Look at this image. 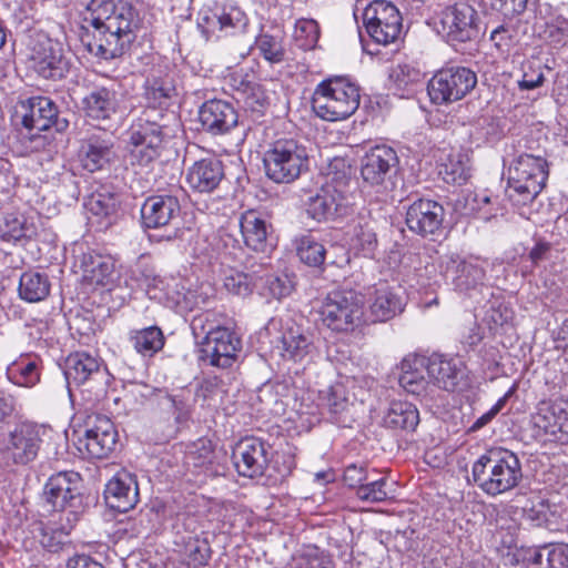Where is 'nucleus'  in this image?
<instances>
[{
  "label": "nucleus",
  "mask_w": 568,
  "mask_h": 568,
  "mask_svg": "<svg viewBox=\"0 0 568 568\" xmlns=\"http://www.w3.org/2000/svg\"><path fill=\"white\" fill-rule=\"evenodd\" d=\"M80 40L88 52L103 60L124 55L136 39V11L128 3L91 0Z\"/></svg>",
  "instance_id": "1"
},
{
  "label": "nucleus",
  "mask_w": 568,
  "mask_h": 568,
  "mask_svg": "<svg viewBox=\"0 0 568 568\" xmlns=\"http://www.w3.org/2000/svg\"><path fill=\"white\" fill-rule=\"evenodd\" d=\"M358 105V87L341 77L320 83L312 99V109L316 115L332 122L347 119Z\"/></svg>",
  "instance_id": "2"
},
{
  "label": "nucleus",
  "mask_w": 568,
  "mask_h": 568,
  "mask_svg": "<svg viewBox=\"0 0 568 568\" xmlns=\"http://www.w3.org/2000/svg\"><path fill=\"white\" fill-rule=\"evenodd\" d=\"M266 176L275 183H292L308 168L306 149L293 139L271 144L263 156Z\"/></svg>",
  "instance_id": "3"
},
{
  "label": "nucleus",
  "mask_w": 568,
  "mask_h": 568,
  "mask_svg": "<svg viewBox=\"0 0 568 568\" xmlns=\"http://www.w3.org/2000/svg\"><path fill=\"white\" fill-rule=\"evenodd\" d=\"M364 297L353 290L333 291L324 298L320 314L324 325L336 332H348L363 317Z\"/></svg>",
  "instance_id": "4"
},
{
  "label": "nucleus",
  "mask_w": 568,
  "mask_h": 568,
  "mask_svg": "<svg viewBox=\"0 0 568 568\" xmlns=\"http://www.w3.org/2000/svg\"><path fill=\"white\" fill-rule=\"evenodd\" d=\"M165 126L163 121L152 118L150 111H143L130 129V154L133 162L148 165L160 156Z\"/></svg>",
  "instance_id": "5"
},
{
  "label": "nucleus",
  "mask_w": 568,
  "mask_h": 568,
  "mask_svg": "<svg viewBox=\"0 0 568 568\" xmlns=\"http://www.w3.org/2000/svg\"><path fill=\"white\" fill-rule=\"evenodd\" d=\"M477 84L476 73L466 67L453 65L438 70L428 81L427 91L435 104L462 100Z\"/></svg>",
  "instance_id": "6"
},
{
  "label": "nucleus",
  "mask_w": 568,
  "mask_h": 568,
  "mask_svg": "<svg viewBox=\"0 0 568 568\" xmlns=\"http://www.w3.org/2000/svg\"><path fill=\"white\" fill-rule=\"evenodd\" d=\"M183 190L179 186L170 189L162 194L151 195L141 206V221L144 229H163L173 226L174 231L166 235V240L178 236Z\"/></svg>",
  "instance_id": "7"
},
{
  "label": "nucleus",
  "mask_w": 568,
  "mask_h": 568,
  "mask_svg": "<svg viewBox=\"0 0 568 568\" xmlns=\"http://www.w3.org/2000/svg\"><path fill=\"white\" fill-rule=\"evenodd\" d=\"M442 33L452 45L475 41L480 34V17L467 1L446 7L440 13Z\"/></svg>",
  "instance_id": "8"
},
{
  "label": "nucleus",
  "mask_w": 568,
  "mask_h": 568,
  "mask_svg": "<svg viewBox=\"0 0 568 568\" xmlns=\"http://www.w3.org/2000/svg\"><path fill=\"white\" fill-rule=\"evenodd\" d=\"M268 336L275 335L281 356L294 363L304 362L314 351L312 334L291 320L271 318L264 327Z\"/></svg>",
  "instance_id": "9"
},
{
  "label": "nucleus",
  "mask_w": 568,
  "mask_h": 568,
  "mask_svg": "<svg viewBox=\"0 0 568 568\" xmlns=\"http://www.w3.org/2000/svg\"><path fill=\"white\" fill-rule=\"evenodd\" d=\"M83 479L77 471H59L47 480L43 488L45 501L54 510H70L74 517L83 509Z\"/></svg>",
  "instance_id": "10"
},
{
  "label": "nucleus",
  "mask_w": 568,
  "mask_h": 568,
  "mask_svg": "<svg viewBox=\"0 0 568 568\" xmlns=\"http://www.w3.org/2000/svg\"><path fill=\"white\" fill-rule=\"evenodd\" d=\"M363 21L369 37L379 44L397 40L402 32L403 18L390 1L374 0L364 10Z\"/></svg>",
  "instance_id": "11"
},
{
  "label": "nucleus",
  "mask_w": 568,
  "mask_h": 568,
  "mask_svg": "<svg viewBox=\"0 0 568 568\" xmlns=\"http://www.w3.org/2000/svg\"><path fill=\"white\" fill-rule=\"evenodd\" d=\"M118 444V432L112 420L102 414L89 415L83 436L78 440V449L91 458L109 457Z\"/></svg>",
  "instance_id": "12"
},
{
  "label": "nucleus",
  "mask_w": 568,
  "mask_h": 568,
  "mask_svg": "<svg viewBox=\"0 0 568 568\" xmlns=\"http://www.w3.org/2000/svg\"><path fill=\"white\" fill-rule=\"evenodd\" d=\"M28 60L30 68L43 79L61 80L69 71L61 44L45 36L31 41Z\"/></svg>",
  "instance_id": "13"
},
{
  "label": "nucleus",
  "mask_w": 568,
  "mask_h": 568,
  "mask_svg": "<svg viewBox=\"0 0 568 568\" xmlns=\"http://www.w3.org/2000/svg\"><path fill=\"white\" fill-rule=\"evenodd\" d=\"M399 159L396 151L387 145L372 148L362 159L363 181L376 187L387 189L398 171Z\"/></svg>",
  "instance_id": "14"
},
{
  "label": "nucleus",
  "mask_w": 568,
  "mask_h": 568,
  "mask_svg": "<svg viewBox=\"0 0 568 568\" xmlns=\"http://www.w3.org/2000/svg\"><path fill=\"white\" fill-rule=\"evenodd\" d=\"M241 347V339L234 332L222 326L211 327L202 342L201 358L211 366L229 368L234 364Z\"/></svg>",
  "instance_id": "15"
},
{
  "label": "nucleus",
  "mask_w": 568,
  "mask_h": 568,
  "mask_svg": "<svg viewBox=\"0 0 568 568\" xmlns=\"http://www.w3.org/2000/svg\"><path fill=\"white\" fill-rule=\"evenodd\" d=\"M22 125L32 131H47L54 129L64 132L69 128V120L61 116L57 104L48 97H32L22 103Z\"/></svg>",
  "instance_id": "16"
},
{
  "label": "nucleus",
  "mask_w": 568,
  "mask_h": 568,
  "mask_svg": "<svg viewBox=\"0 0 568 568\" xmlns=\"http://www.w3.org/2000/svg\"><path fill=\"white\" fill-rule=\"evenodd\" d=\"M302 202L306 215L318 223L333 221L346 213L344 192L331 183L311 192Z\"/></svg>",
  "instance_id": "17"
},
{
  "label": "nucleus",
  "mask_w": 568,
  "mask_h": 568,
  "mask_svg": "<svg viewBox=\"0 0 568 568\" xmlns=\"http://www.w3.org/2000/svg\"><path fill=\"white\" fill-rule=\"evenodd\" d=\"M532 179V155L521 154L509 168L508 192L509 199L516 206L518 214L526 220L532 215V196L530 195V181Z\"/></svg>",
  "instance_id": "18"
},
{
  "label": "nucleus",
  "mask_w": 568,
  "mask_h": 568,
  "mask_svg": "<svg viewBox=\"0 0 568 568\" xmlns=\"http://www.w3.org/2000/svg\"><path fill=\"white\" fill-rule=\"evenodd\" d=\"M445 210L430 199H417L406 209L405 223L408 230L423 237L442 232Z\"/></svg>",
  "instance_id": "19"
},
{
  "label": "nucleus",
  "mask_w": 568,
  "mask_h": 568,
  "mask_svg": "<svg viewBox=\"0 0 568 568\" xmlns=\"http://www.w3.org/2000/svg\"><path fill=\"white\" fill-rule=\"evenodd\" d=\"M122 98L121 83L109 80L95 85L82 98V110L92 120H108L118 112Z\"/></svg>",
  "instance_id": "20"
},
{
  "label": "nucleus",
  "mask_w": 568,
  "mask_h": 568,
  "mask_svg": "<svg viewBox=\"0 0 568 568\" xmlns=\"http://www.w3.org/2000/svg\"><path fill=\"white\" fill-rule=\"evenodd\" d=\"M41 443L37 425L23 422L9 432L4 454L14 464L27 465L37 458Z\"/></svg>",
  "instance_id": "21"
},
{
  "label": "nucleus",
  "mask_w": 568,
  "mask_h": 568,
  "mask_svg": "<svg viewBox=\"0 0 568 568\" xmlns=\"http://www.w3.org/2000/svg\"><path fill=\"white\" fill-rule=\"evenodd\" d=\"M232 458L239 475L258 477L268 465V446L255 437L243 438L233 448Z\"/></svg>",
  "instance_id": "22"
},
{
  "label": "nucleus",
  "mask_w": 568,
  "mask_h": 568,
  "mask_svg": "<svg viewBox=\"0 0 568 568\" xmlns=\"http://www.w3.org/2000/svg\"><path fill=\"white\" fill-rule=\"evenodd\" d=\"M74 267L82 282L93 287L112 286L119 277L113 257L93 251L77 256Z\"/></svg>",
  "instance_id": "23"
},
{
  "label": "nucleus",
  "mask_w": 568,
  "mask_h": 568,
  "mask_svg": "<svg viewBox=\"0 0 568 568\" xmlns=\"http://www.w3.org/2000/svg\"><path fill=\"white\" fill-rule=\"evenodd\" d=\"M120 194L109 185L97 187L84 202L89 212V221L98 230H106L113 225L119 217Z\"/></svg>",
  "instance_id": "24"
},
{
  "label": "nucleus",
  "mask_w": 568,
  "mask_h": 568,
  "mask_svg": "<svg viewBox=\"0 0 568 568\" xmlns=\"http://www.w3.org/2000/svg\"><path fill=\"white\" fill-rule=\"evenodd\" d=\"M202 129L213 135L229 133L239 123V114L231 102L221 99L205 101L199 109Z\"/></svg>",
  "instance_id": "25"
},
{
  "label": "nucleus",
  "mask_w": 568,
  "mask_h": 568,
  "mask_svg": "<svg viewBox=\"0 0 568 568\" xmlns=\"http://www.w3.org/2000/svg\"><path fill=\"white\" fill-rule=\"evenodd\" d=\"M106 505L114 510L125 513L139 501V487L135 476L123 470L116 473L105 485Z\"/></svg>",
  "instance_id": "26"
},
{
  "label": "nucleus",
  "mask_w": 568,
  "mask_h": 568,
  "mask_svg": "<svg viewBox=\"0 0 568 568\" xmlns=\"http://www.w3.org/2000/svg\"><path fill=\"white\" fill-rule=\"evenodd\" d=\"M143 89V98L146 101V109L144 111H150L152 118L164 121L165 114L163 110L169 106L175 94L173 80L168 74H151L146 78Z\"/></svg>",
  "instance_id": "27"
},
{
  "label": "nucleus",
  "mask_w": 568,
  "mask_h": 568,
  "mask_svg": "<svg viewBox=\"0 0 568 568\" xmlns=\"http://www.w3.org/2000/svg\"><path fill=\"white\" fill-rule=\"evenodd\" d=\"M223 179V162L216 158H205L194 162L186 173L189 186L200 193L213 192Z\"/></svg>",
  "instance_id": "28"
},
{
  "label": "nucleus",
  "mask_w": 568,
  "mask_h": 568,
  "mask_svg": "<svg viewBox=\"0 0 568 568\" xmlns=\"http://www.w3.org/2000/svg\"><path fill=\"white\" fill-rule=\"evenodd\" d=\"M426 374L429 383L445 390L454 392L464 378V369L460 362L447 359L442 355L426 357Z\"/></svg>",
  "instance_id": "29"
},
{
  "label": "nucleus",
  "mask_w": 568,
  "mask_h": 568,
  "mask_svg": "<svg viewBox=\"0 0 568 568\" xmlns=\"http://www.w3.org/2000/svg\"><path fill=\"white\" fill-rule=\"evenodd\" d=\"M484 270L478 265L466 262L457 255L449 256L445 266V276L450 278L456 291L470 293L475 291L484 280Z\"/></svg>",
  "instance_id": "30"
},
{
  "label": "nucleus",
  "mask_w": 568,
  "mask_h": 568,
  "mask_svg": "<svg viewBox=\"0 0 568 568\" xmlns=\"http://www.w3.org/2000/svg\"><path fill=\"white\" fill-rule=\"evenodd\" d=\"M63 374L69 387L80 386L102 376L101 364L94 356L77 352L67 357Z\"/></svg>",
  "instance_id": "31"
},
{
  "label": "nucleus",
  "mask_w": 568,
  "mask_h": 568,
  "mask_svg": "<svg viewBox=\"0 0 568 568\" xmlns=\"http://www.w3.org/2000/svg\"><path fill=\"white\" fill-rule=\"evenodd\" d=\"M111 149V141L100 134L83 139L78 151L81 166L91 173L102 170L110 162Z\"/></svg>",
  "instance_id": "32"
},
{
  "label": "nucleus",
  "mask_w": 568,
  "mask_h": 568,
  "mask_svg": "<svg viewBox=\"0 0 568 568\" xmlns=\"http://www.w3.org/2000/svg\"><path fill=\"white\" fill-rule=\"evenodd\" d=\"M426 357L407 356L400 363L399 385L414 395H420L426 390L429 379L426 374Z\"/></svg>",
  "instance_id": "33"
},
{
  "label": "nucleus",
  "mask_w": 568,
  "mask_h": 568,
  "mask_svg": "<svg viewBox=\"0 0 568 568\" xmlns=\"http://www.w3.org/2000/svg\"><path fill=\"white\" fill-rule=\"evenodd\" d=\"M497 464L495 478H490L495 483V496L510 490L521 478L520 464L514 453L498 448Z\"/></svg>",
  "instance_id": "34"
},
{
  "label": "nucleus",
  "mask_w": 568,
  "mask_h": 568,
  "mask_svg": "<svg viewBox=\"0 0 568 568\" xmlns=\"http://www.w3.org/2000/svg\"><path fill=\"white\" fill-rule=\"evenodd\" d=\"M241 233L246 246L263 252L266 247L268 226L255 211H246L240 219Z\"/></svg>",
  "instance_id": "35"
},
{
  "label": "nucleus",
  "mask_w": 568,
  "mask_h": 568,
  "mask_svg": "<svg viewBox=\"0 0 568 568\" xmlns=\"http://www.w3.org/2000/svg\"><path fill=\"white\" fill-rule=\"evenodd\" d=\"M233 81L235 82L234 89L236 101L242 103L246 111L262 114L268 105V98L263 87L244 78L237 81V78L234 77Z\"/></svg>",
  "instance_id": "36"
},
{
  "label": "nucleus",
  "mask_w": 568,
  "mask_h": 568,
  "mask_svg": "<svg viewBox=\"0 0 568 568\" xmlns=\"http://www.w3.org/2000/svg\"><path fill=\"white\" fill-rule=\"evenodd\" d=\"M389 89L400 98H408L423 83L422 72L408 64H397L390 69Z\"/></svg>",
  "instance_id": "37"
},
{
  "label": "nucleus",
  "mask_w": 568,
  "mask_h": 568,
  "mask_svg": "<svg viewBox=\"0 0 568 568\" xmlns=\"http://www.w3.org/2000/svg\"><path fill=\"white\" fill-rule=\"evenodd\" d=\"M37 234L34 222L22 213H8L0 224V240L16 243L32 239Z\"/></svg>",
  "instance_id": "38"
},
{
  "label": "nucleus",
  "mask_w": 568,
  "mask_h": 568,
  "mask_svg": "<svg viewBox=\"0 0 568 568\" xmlns=\"http://www.w3.org/2000/svg\"><path fill=\"white\" fill-rule=\"evenodd\" d=\"M383 422L387 428L414 430L419 423V413L412 403L397 400L389 405Z\"/></svg>",
  "instance_id": "39"
},
{
  "label": "nucleus",
  "mask_w": 568,
  "mask_h": 568,
  "mask_svg": "<svg viewBox=\"0 0 568 568\" xmlns=\"http://www.w3.org/2000/svg\"><path fill=\"white\" fill-rule=\"evenodd\" d=\"M369 310L373 321L385 322L400 313L403 304L396 293L390 287L384 285L375 290Z\"/></svg>",
  "instance_id": "40"
},
{
  "label": "nucleus",
  "mask_w": 568,
  "mask_h": 568,
  "mask_svg": "<svg viewBox=\"0 0 568 568\" xmlns=\"http://www.w3.org/2000/svg\"><path fill=\"white\" fill-rule=\"evenodd\" d=\"M129 342L136 353L144 357H152L163 348L165 338L160 327L149 326L132 329L129 333Z\"/></svg>",
  "instance_id": "41"
},
{
  "label": "nucleus",
  "mask_w": 568,
  "mask_h": 568,
  "mask_svg": "<svg viewBox=\"0 0 568 568\" xmlns=\"http://www.w3.org/2000/svg\"><path fill=\"white\" fill-rule=\"evenodd\" d=\"M498 448L487 450L473 465V479L486 494L495 496V469L497 468Z\"/></svg>",
  "instance_id": "42"
},
{
  "label": "nucleus",
  "mask_w": 568,
  "mask_h": 568,
  "mask_svg": "<svg viewBox=\"0 0 568 568\" xmlns=\"http://www.w3.org/2000/svg\"><path fill=\"white\" fill-rule=\"evenodd\" d=\"M375 225V221L361 217L353 230V248L369 258L375 257L378 247Z\"/></svg>",
  "instance_id": "43"
},
{
  "label": "nucleus",
  "mask_w": 568,
  "mask_h": 568,
  "mask_svg": "<svg viewBox=\"0 0 568 568\" xmlns=\"http://www.w3.org/2000/svg\"><path fill=\"white\" fill-rule=\"evenodd\" d=\"M19 296L29 303H37L47 298L50 293V282L45 274L24 272L20 276Z\"/></svg>",
  "instance_id": "44"
},
{
  "label": "nucleus",
  "mask_w": 568,
  "mask_h": 568,
  "mask_svg": "<svg viewBox=\"0 0 568 568\" xmlns=\"http://www.w3.org/2000/svg\"><path fill=\"white\" fill-rule=\"evenodd\" d=\"M246 26V18L244 13L237 8H231L227 12L221 14L206 16L199 23L202 32L209 37V33H214L215 30L229 31L231 29H242Z\"/></svg>",
  "instance_id": "45"
},
{
  "label": "nucleus",
  "mask_w": 568,
  "mask_h": 568,
  "mask_svg": "<svg viewBox=\"0 0 568 568\" xmlns=\"http://www.w3.org/2000/svg\"><path fill=\"white\" fill-rule=\"evenodd\" d=\"M557 403L555 402H540L535 413V437L545 435L556 436L557 433H562V422L557 413Z\"/></svg>",
  "instance_id": "46"
},
{
  "label": "nucleus",
  "mask_w": 568,
  "mask_h": 568,
  "mask_svg": "<svg viewBox=\"0 0 568 568\" xmlns=\"http://www.w3.org/2000/svg\"><path fill=\"white\" fill-rule=\"evenodd\" d=\"M296 253L300 260L312 267L324 264L326 250L312 234H303L295 239Z\"/></svg>",
  "instance_id": "47"
},
{
  "label": "nucleus",
  "mask_w": 568,
  "mask_h": 568,
  "mask_svg": "<svg viewBox=\"0 0 568 568\" xmlns=\"http://www.w3.org/2000/svg\"><path fill=\"white\" fill-rule=\"evenodd\" d=\"M535 568H568V546L542 545L535 551Z\"/></svg>",
  "instance_id": "48"
},
{
  "label": "nucleus",
  "mask_w": 568,
  "mask_h": 568,
  "mask_svg": "<svg viewBox=\"0 0 568 568\" xmlns=\"http://www.w3.org/2000/svg\"><path fill=\"white\" fill-rule=\"evenodd\" d=\"M439 174L448 184L462 185L470 176V166L462 154L450 155L445 163L440 165Z\"/></svg>",
  "instance_id": "49"
},
{
  "label": "nucleus",
  "mask_w": 568,
  "mask_h": 568,
  "mask_svg": "<svg viewBox=\"0 0 568 568\" xmlns=\"http://www.w3.org/2000/svg\"><path fill=\"white\" fill-rule=\"evenodd\" d=\"M8 378L18 386L32 387L40 379V373L34 362H14L7 368Z\"/></svg>",
  "instance_id": "50"
},
{
  "label": "nucleus",
  "mask_w": 568,
  "mask_h": 568,
  "mask_svg": "<svg viewBox=\"0 0 568 568\" xmlns=\"http://www.w3.org/2000/svg\"><path fill=\"white\" fill-rule=\"evenodd\" d=\"M386 486L387 479L385 477L372 480L368 478L358 487L356 496L363 501L382 503L389 497Z\"/></svg>",
  "instance_id": "51"
},
{
  "label": "nucleus",
  "mask_w": 568,
  "mask_h": 568,
  "mask_svg": "<svg viewBox=\"0 0 568 568\" xmlns=\"http://www.w3.org/2000/svg\"><path fill=\"white\" fill-rule=\"evenodd\" d=\"M538 36L550 42L559 43L568 41V19L556 17L551 22H545L544 26L535 22V30L541 29Z\"/></svg>",
  "instance_id": "52"
},
{
  "label": "nucleus",
  "mask_w": 568,
  "mask_h": 568,
  "mask_svg": "<svg viewBox=\"0 0 568 568\" xmlns=\"http://www.w3.org/2000/svg\"><path fill=\"white\" fill-rule=\"evenodd\" d=\"M37 530L40 534L39 542L50 552L60 551L67 544L68 532L61 529H53L40 521L37 524Z\"/></svg>",
  "instance_id": "53"
},
{
  "label": "nucleus",
  "mask_w": 568,
  "mask_h": 568,
  "mask_svg": "<svg viewBox=\"0 0 568 568\" xmlns=\"http://www.w3.org/2000/svg\"><path fill=\"white\" fill-rule=\"evenodd\" d=\"M294 37L301 48H313L320 38L317 22L312 19L298 20L295 23Z\"/></svg>",
  "instance_id": "54"
},
{
  "label": "nucleus",
  "mask_w": 568,
  "mask_h": 568,
  "mask_svg": "<svg viewBox=\"0 0 568 568\" xmlns=\"http://www.w3.org/2000/svg\"><path fill=\"white\" fill-rule=\"evenodd\" d=\"M256 47L261 54L272 63H278L284 60V49L281 42L271 34H260L256 39Z\"/></svg>",
  "instance_id": "55"
},
{
  "label": "nucleus",
  "mask_w": 568,
  "mask_h": 568,
  "mask_svg": "<svg viewBox=\"0 0 568 568\" xmlns=\"http://www.w3.org/2000/svg\"><path fill=\"white\" fill-rule=\"evenodd\" d=\"M224 287L231 294L247 296L252 293L253 284L247 274L231 270L224 277Z\"/></svg>",
  "instance_id": "56"
},
{
  "label": "nucleus",
  "mask_w": 568,
  "mask_h": 568,
  "mask_svg": "<svg viewBox=\"0 0 568 568\" xmlns=\"http://www.w3.org/2000/svg\"><path fill=\"white\" fill-rule=\"evenodd\" d=\"M489 203L490 196L485 192L478 193L468 191L456 201V209L460 210L464 215H471L479 212Z\"/></svg>",
  "instance_id": "57"
},
{
  "label": "nucleus",
  "mask_w": 568,
  "mask_h": 568,
  "mask_svg": "<svg viewBox=\"0 0 568 568\" xmlns=\"http://www.w3.org/2000/svg\"><path fill=\"white\" fill-rule=\"evenodd\" d=\"M264 284L270 295L278 300L290 295L294 288L293 278L287 274L266 275Z\"/></svg>",
  "instance_id": "58"
},
{
  "label": "nucleus",
  "mask_w": 568,
  "mask_h": 568,
  "mask_svg": "<svg viewBox=\"0 0 568 568\" xmlns=\"http://www.w3.org/2000/svg\"><path fill=\"white\" fill-rule=\"evenodd\" d=\"M557 524V510L551 508L548 500L540 499L535 505V526L552 529Z\"/></svg>",
  "instance_id": "59"
},
{
  "label": "nucleus",
  "mask_w": 568,
  "mask_h": 568,
  "mask_svg": "<svg viewBox=\"0 0 568 568\" xmlns=\"http://www.w3.org/2000/svg\"><path fill=\"white\" fill-rule=\"evenodd\" d=\"M211 548L206 540H195L190 545L189 557L194 568L207 565L211 558Z\"/></svg>",
  "instance_id": "60"
},
{
  "label": "nucleus",
  "mask_w": 568,
  "mask_h": 568,
  "mask_svg": "<svg viewBox=\"0 0 568 568\" xmlns=\"http://www.w3.org/2000/svg\"><path fill=\"white\" fill-rule=\"evenodd\" d=\"M368 476L365 466L351 464L345 468L343 479L345 485L357 490L368 479Z\"/></svg>",
  "instance_id": "61"
},
{
  "label": "nucleus",
  "mask_w": 568,
  "mask_h": 568,
  "mask_svg": "<svg viewBox=\"0 0 568 568\" xmlns=\"http://www.w3.org/2000/svg\"><path fill=\"white\" fill-rule=\"evenodd\" d=\"M520 57H516L515 61L520 63L518 70L513 71L511 77L516 79L518 89L520 91L532 89V79L530 73L532 72V62L529 59L519 61Z\"/></svg>",
  "instance_id": "62"
},
{
  "label": "nucleus",
  "mask_w": 568,
  "mask_h": 568,
  "mask_svg": "<svg viewBox=\"0 0 568 568\" xmlns=\"http://www.w3.org/2000/svg\"><path fill=\"white\" fill-rule=\"evenodd\" d=\"M528 0H491V6L506 18H513L526 9Z\"/></svg>",
  "instance_id": "63"
},
{
  "label": "nucleus",
  "mask_w": 568,
  "mask_h": 568,
  "mask_svg": "<svg viewBox=\"0 0 568 568\" xmlns=\"http://www.w3.org/2000/svg\"><path fill=\"white\" fill-rule=\"evenodd\" d=\"M554 347L561 351L565 362L568 363V318L552 332Z\"/></svg>",
  "instance_id": "64"
}]
</instances>
